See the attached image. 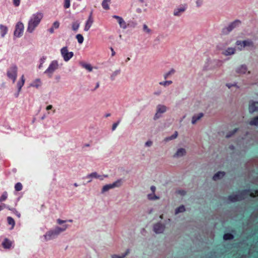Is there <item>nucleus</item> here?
<instances>
[{
  "mask_svg": "<svg viewBox=\"0 0 258 258\" xmlns=\"http://www.w3.org/2000/svg\"><path fill=\"white\" fill-rule=\"evenodd\" d=\"M43 17V14L41 12H37L32 14L28 22L27 31L29 33H33L40 23Z\"/></svg>",
  "mask_w": 258,
  "mask_h": 258,
  "instance_id": "obj_1",
  "label": "nucleus"
},
{
  "mask_svg": "<svg viewBox=\"0 0 258 258\" xmlns=\"http://www.w3.org/2000/svg\"><path fill=\"white\" fill-rule=\"evenodd\" d=\"M59 64L57 60H53L51 61L47 69L44 73L49 77H51L53 73L58 69Z\"/></svg>",
  "mask_w": 258,
  "mask_h": 258,
  "instance_id": "obj_2",
  "label": "nucleus"
},
{
  "mask_svg": "<svg viewBox=\"0 0 258 258\" xmlns=\"http://www.w3.org/2000/svg\"><path fill=\"white\" fill-rule=\"evenodd\" d=\"M122 183V180L121 179H119L112 183L106 184L102 187L101 189V193L104 194L111 189L118 187L121 185Z\"/></svg>",
  "mask_w": 258,
  "mask_h": 258,
  "instance_id": "obj_3",
  "label": "nucleus"
},
{
  "mask_svg": "<svg viewBox=\"0 0 258 258\" xmlns=\"http://www.w3.org/2000/svg\"><path fill=\"white\" fill-rule=\"evenodd\" d=\"M18 68L15 64L11 66L7 70V74L8 78L15 83L17 77Z\"/></svg>",
  "mask_w": 258,
  "mask_h": 258,
  "instance_id": "obj_4",
  "label": "nucleus"
},
{
  "mask_svg": "<svg viewBox=\"0 0 258 258\" xmlns=\"http://www.w3.org/2000/svg\"><path fill=\"white\" fill-rule=\"evenodd\" d=\"M236 45L238 46V49L239 50H242L245 47H253V42L249 39L245 40L243 41L237 40L236 42Z\"/></svg>",
  "mask_w": 258,
  "mask_h": 258,
  "instance_id": "obj_5",
  "label": "nucleus"
},
{
  "mask_svg": "<svg viewBox=\"0 0 258 258\" xmlns=\"http://www.w3.org/2000/svg\"><path fill=\"white\" fill-rule=\"evenodd\" d=\"M60 53L63 60L67 62L72 58L74 55L72 51H69L67 47H63L60 49Z\"/></svg>",
  "mask_w": 258,
  "mask_h": 258,
  "instance_id": "obj_6",
  "label": "nucleus"
},
{
  "mask_svg": "<svg viewBox=\"0 0 258 258\" xmlns=\"http://www.w3.org/2000/svg\"><path fill=\"white\" fill-rule=\"evenodd\" d=\"M187 6L186 4H182L173 10V14L175 17H180L186 10Z\"/></svg>",
  "mask_w": 258,
  "mask_h": 258,
  "instance_id": "obj_7",
  "label": "nucleus"
},
{
  "mask_svg": "<svg viewBox=\"0 0 258 258\" xmlns=\"http://www.w3.org/2000/svg\"><path fill=\"white\" fill-rule=\"evenodd\" d=\"M24 29V24L21 22H18L15 26V30L14 32V35L17 38L20 37L23 33Z\"/></svg>",
  "mask_w": 258,
  "mask_h": 258,
  "instance_id": "obj_8",
  "label": "nucleus"
},
{
  "mask_svg": "<svg viewBox=\"0 0 258 258\" xmlns=\"http://www.w3.org/2000/svg\"><path fill=\"white\" fill-rule=\"evenodd\" d=\"M167 110V107L162 104H159L157 106L156 112L154 115L153 119L157 120L161 117L162 114L165 113Z\"/></svg>",
  "mask_w": 258,
  "mask_h": 258,
  "instance_id": "obj_9",
  "label": "nucleus"
},
{
  "mask_svg": "<svg viewBox=\"0 0 258 258\" xmlns=\"http://www.w3.org/2000/svg\"><path fill=\"white\" fill-rule=\"evenodd\" d=\"M240 21L238 20L233 21L223 29V32L225 34L229 33L234 29L238 27L240 25Z\"/></svg>",
  "mask_w": 258,
  "mask_h": 258,
  "instance_id": "obj_10",
  "label": "nucleus"
},
{
  "mask_svg": "<svg viewBox=\"0 0 258 258\" xmlns=\"http://www.w3.org/2000/svg\"><path fill=\"white\" fill-rule=\"evenodd\" d=\"M108 175H100L96 172H92L90 174H88L86 176V178L89 179L88 182H91L93 178H98L100 180H103L105 178L108 177Z\"/></svg>",
  "mask_w": 258,
  "mask_h": 258,
  "instance_id": "obj_11",
  "label": "nucleus"
},
{
  "mask_svg": "<svg viewBox=\"0 0 258 258\" xmlns=\"http://www.w3.org/2000/svg\"><path fill=\"white\" fill-rule=\"evenodd\" d=\"M1 245L6 250H10L14 247V242L7 238H5L3 239Z\"/></svg>",
  "mask_w": 258,
  "mask_h": 258,
  "instance_id": "obj_12",
  "label": "nucleus"
},
{
  "mask_svg": "<svg viewBox=\"0 0 258 258\" xmlns=\"http://www.w3.org/2000/svg\"><path fill=\"white\" fill-rule=\"evenodd\" d=\"M58 235L54 229L47 232L43 236L45 241H48L56 238Z\"/></svg>",
  "mask_w": 258,
  "mask_h": 258,
  "instance_id": "obj_13",
  "label": "nucleus"
},
{
  "mask_svg": "<svg viewBox=\"0 0 258 258\" xmlns=\"http://www.w3.org/2000/svg\"><path fill=\"white\" fill-rule=\"evenodd\" d=\"M186 154V150L183 148H178L176 149L175 152L173 155V158L179 159L185 156Z\"/></svg>",
  "mask_w": 258,
  "mask_h": 258,
  "instance_id": "obj_14",
  "label": "nucleus"
},
{
  "mask_svg": "<svg viewBox=\"0 0 258 258\" xmlns=\"http://www.w3.org/2000/svg\"><path fill=\"white\" fill-rule=\"evenodd\" d=\"M165 228L164 224L158 222L153 226V230L156 234H160L164 232Z\"/></svg>",
  "mask_w": 258,
  "mask_h": 258,
  "instance_id": "obj_15",
  "label": "nucleus"
},
{
  "mask_svg": "<svg viewBox=\"0 0 258 258\" xmlns=\"http://www.w3.org/2000/svg\"><path fill=\"white\" fill-rule=\"evenodd\" d=\"M235 72L239 75H246L250 74V72L248 70L247 67L245 64H241L237 67L235 69Z\"/></svg>",
  "mask_w": 258,
  "mask_h": 258,
  "instance_id": "obj_16",
  "label": "nucleus"
},
{
  "mask_svg": "<svg viewBox=\"0 0 258 258\" xmlns=\"http://www.w3.org/2000/svg\"><path fill=\"white\" fill-rule=\"evenodd\" d=\"M93 18L92 17V13H91L88 17L87 20L85 23L84 27V31H88L92 25L93 23Z\"/></svg>",
  "mask_w": 258,
  "mask_h": 258,
  "instance_id": "obj_17",
  "label": "nucleus"
},
{
  "mask_svg": "<svg viewBox=\"0 0 258 258\" xmlns=\"http://www.w3.org/2000/svg\"><path fill=\"white\" fill-rule=\"evenodd\" d=\"M243 199H244V196L242 192L239 193L238 194H233L229 197V201L232 202L240 201Z\"/></svg>",
  "mask_w": 258,
  "mask_h": 258,
  "instance_id": "obj_18",
  "label": "nucleus"
},
{
  "mask_svg": "<svg viewBox=\"0 0 258 258\" xmlns=\"http://www.w3.org/2000/svg\"><path fill=\"white\" fill-rule=\"evenodd\" d=\"M249 110L250 113L258 111V101H251L249 104Z\"/></svg>",
  "mask_w": 258,
  "mask_h": 258,
  "instance_id": "obj_19",
  "label": "nucleus"
},
{
  "mask_svg": "<svg viewBox=\"0 0 258 258\" xmlns=\"http://www.w3.org/2000/svg\"><path fill=\"white\" fill-rule=\"evenodd\" d=\"M235 53V48L234 47H228L223 52V54L225 56L232 55Z\"/></svg>",
  "mask_w": 258,
  "mask_h": 258,
  "instance_id": "obj_20",
  "label": "nucleus"
},
{
  "mask_svg": "<svg viewBox=\"0 0 258 258\" xmlns=\"http://www.w3.org/2000/svg\"><path fill=\"white\" fill-rule=\"evenodd\" d=\"M68 225L64 224L61 227L56 226L54 229L56 231L57 234L58 235L60 233L65 231L68 228Z\"/></svg>",
  "mask_w": 258,
  "mask_h": 258,
  "instance_id": "obj_21",
  "label": "nucleus"
},
{
  "mask_svg": "<svg viewBox=\"0 0 258 258\" xmlns=\"http://www.w3.org/2000/svg\"><path fill=\"white\" fill-rule=\"evenodd\" d=\"M68 225L64 224L61 227L56 226L54 229L56 231L57 234L58 235L60 233L65 231L68 228Z\"/></svg>",
  "mask_w": 258,
  "mask_h": 258,
  "instance_id": "obj_22",
  "label": "nucleus"
},
{
  "mask_svg": "<svg viewBox=\"0 0 258 258\" xmlns=\"http://www.w3.org/2000/svg\"><path fill=\"white\" fill-rule=\"evenodd\" d=\"M0 32L2 37H4L8 32V28L6 26L0 24Z\"/></svg>",
  "mask_w": 258,
  "mask_h": 258,
  "instance_id": "obj_23",
  "label": "nucleus"
},
{
  "mask_svg": "<svg viewBox=\"0 0 258 258\" xmlns=\"http://www.w3.org/2000/svg\"><path fill=\"white\" fill-rule=\"evenodd\" d=\"M41 82L39 79H37L33 81L30 85L31 87H35L36 88H38L41 86Z\"/></svg>",
  "mask_w": 258,
  "mask_h": 258,
  "instance_id": "obj_24",
  "label": "nucleus"
},
{
  "mask_svg": "<svg viewBox=\"0 0 258 258\" xmlns=\"http://www.w3.org/2000/svg\"><path fill=\"white\" fill-rule=\"evenodd\" d=\"M203 116V113H200L198 114L194 115L192 117L191 123L192 124H195L197 121L200 120Z\"/></svg>",
  "mask_w": 258,
  "mask_h": 258,
  "instance_id": "obj_25",
  "label": "nucleus"
},
{
  "mask_svg": "<svg viewBox=\"0 0 258 258\" xmlns=\"http://www.w3.org/2000/svg\"><path fill=\"white\" fill-rule=\"evenodd\" d=\"M25 83V78L24 75H22L21 77V81L17 83V87L19 92L21 91V90L23 86Z\"/></svg>",
  "mask_w": 258,
  "mask_h": 258,
  "instance_id": "obj_26",
  "label": "nucleus"
},
{
  "mask_svg": "<svg viewBox=\"0 0 258 258\" xmlns=\"http://www.w3.org/2000/svg\"><path fill=\"white\" fill-rule=\"evenodd\" d=\"M225 175V172L219 171L216 173L213 177V179L214 180H217L222 177H223Z\"/></svg>",
  "mask_w": 258,
  "mask_h": 258,
  "instance_id": "obj_27",
  "label": "nucleus"
},
{
  "mask_svg": "<svg viewBox=\"0 0 258 258\" xmlns=\"http://www.w3.org/2000/svg\"><path fill=\"white\" fill-rule=\"evenodd\" d=\"M129 252V250L127 249L126 250V251L124 253H122L121 254H119V255H117V254H112L111 255V258H124L126 256V255H127L128 254Z\"/></svg>",
  "mask_w": 258,
  "mask_h": 258,
  "instance_id": "obj_28",
  "label": "nucleus"
},
{
  "mask_svg": "<svg viewBox=\"0 0 258 258\" xmlns=\"http://www.w3.org/2000/svg\"><path fill=\"white\" fill-rule=\"evenodd\" d=\"M111 0H103L102 3V6L105 10H109V4L110 3Z\"/></svg>",
  "mask_w": 258,
  "mask_h": 258,
  "instance_id": "obj_29",
  "label": "nucleus"
},
{
  "mask_svg": "<svg viewBox=\"0 0 258 258\" xmlns=\"http://www.w3.org/2000/svg\"><path fill=\"white\" fill-rule=\"evenodd\" d=\"M185 211V208L183 205H181L175 210V214L183 213Z\"/></svg>",
  "mask_w": 258,
  "mask_h": 258,
  "instance_id": "obj_30",
  "label": "nucleus"
},
{
  "mask_svg": "<svg viewBox=\"0 0 258 258\" xmlns=\"http://www.w3.org/2000/svg\"><path fill=\"white\" fill-rule=\"evenodd\" d=\"M174 73L175 70L173 69H171L169 71L164 74V78L165 79H167V78H169L170 76L174 74Z\"/></svg>",
  "mask_w": 258,
  "mask_h": 258,
  "instance_id": "obj_31",
  "label": "nucleus"
},
{
  "mask_svg": "<svg viewBox=\"0 0 258 258\" xmlns=\"http://www.w3.org/2000/svg\"><path fill=\"white\" fill-rule=\"evenodd\" d=\"M148 199L150 200H156L159 199V197L155 195L154 193L148 194L147 195Z\"/></svg>",
  "mask_w": 258,
  "mask_h": 258,
  "instance_id": "obj_32",
  "label": "nucleus"
},
{
  "mask_svg": "<svg viewBox=\"0 0 258 258\" xmlns=\"http://www.w3.org/2000/svg\"><path fill=\"white\" fill-rule=\"evenodd\" d=\"M7 221L9 224L12 225L11 229H13L15 225V222L13 218L11 217H8L7 218Z\"/></svg>",
  "mask_w": 258,
  "mask_h": 258,
  "instance_id": "obj_33",
  "label": "nucleus"
},
{
  "mask_svg": "<svg viewBox=\"0 0 258 258\" xmlns=\"http://www.w3.org/2000/svg\"><path fill=\"white\" fill-rule=\"evenodd\" d=\"M79 27H80V23L79 22H75L73 23L72 27V29L74 31H75V32L77 31Z\"/></svg>",
  "mask_w": 258,
  "mask_h": 258,
  "instance_id": "obj_34",
  "label": "nucleus"
},
{
  "mask_svg": "<svg viewBox=\"0 0 258 258\" xmlns=\"http://www.w3.org/2000/svg\"><path fill=\"white\" fill-rule=\"evenodd\" d=\"M82 66L89 72H91L92 71V67L89 63H82Z\"/></svg>",
  "mask_w": 258,
  "mask_h": 258,
  "instance_id": "obj_35",
  "label": "nucleus"
},
{
  "mask_svg": "<svg viewBox=\"0 0 258 258\" xmlns=\"http://www.w3.org/2000/svg\"><path fill=\"white\" fill-rule=\"evenodd\" d=\"M8 198V193L6 191L3 192L2 196L0 197V203L6 201Z\"/></svg>",
  "mask_w": 258,
  "mask_h": 258,
  "instance_id": "obj_36",
  "label": "nucleus"
},
{
  "mask_svg": "<svg viewBox=\"0 0 258 258\" xmlns=\"http://www.w3.org/2000/svg\"><path fill=\"white\" fill-rule=\"evenodd\" d=\"M23 185L21 183L17 182L15 185V190L19 191L22 189Z\"/></svg>",
  "mask_w": 258,
  "mask_h": 258,
  "instance_id": "obj_37",
  "label": "nucleus"
},
{
  "mask_svg": "<svg viewBox=\"0 0 258 258\" xmlns=\"http://www.w3.org/2000/svg\"><path fill=\"white\" fill-rule=\"evenodd\" d=\"M76 38L79 44H82L84 41V37L82 35L78 34L76 35Z\"/></svg>",
  "mask_w": 258,
  "mask_h": 258,
  "instance_id": "obj_38",
  "label": "nucleus"
},
{
  "mask_svg": "<svg viewBox=\"0 0 258 258\" xmlns=\"http://www.w3.org/2000/svg\"><path fill=\"white\" fill-rule=\"evenodd\" d=\"M120 73V70H117L115 71L114 72L112 73V74L110 76V79L111 80H114L115 79V77L118 75Z\"/></svg>",
  "mask_w": 258,
  "mask_h": 258,
  "instance_id": "obj_39",
  "label": "nucleus"
},
{
  "mask_svg": "<svg viewBox=\"0 0 258 258\" xmlns=\"http://www.w3.org/2000/svg\"><path fill=\"white\" fill-rule=\"evenodd\" d=\"M249 124L251 125H258V116H256L253 118L249 122Z\"/></svg>",
  "mask_w": 258,
  "mask_h": 258,
  "instance_id": "obj_40",
  "label": "nucleus"
},
{
  "mask_svg": "<svg viewBox=\"0 0 258 258\" xmlns=\"http://www.w3.org/2000/svg\"><path fill=\"white\" fill-rule=\"evenodd\" d=\"M118 24L120 27L123 29H125L127 28L126 23L123 19L121 20Z\"/></svg>",
  "mask_w": 258,
  "mask_h": 258,
  "instance_id": "obj_41",
  "label": "nucleus"
},
{
  "mask_svg": "<svg viewBox=\"0 0 258 258\" xmlns=\"http://www.w3.org/2000/svg\"><path fill=\"white\" fill-rule=\"evenodd\" d=\"M233 238V236L230 233H227L224 235L223 239L224 240L231 239Z\"/></svg>",
  "mask_w": 258,
  "mask_h": 258,
  "instance_id": "obj_42",
  "label": "nucleus"
},
{
  "mask_svg": "<svg viewBox=\"0 0 258 258\" xmlns=\"http://www.w3.org/2000/svg\"><path fill=\"white\" fill-rule=\"evenodd\" d=\"M172 83V82L171 81H164V82H160L159 84L160 85H162V86H167L170 85Z\"/></svg>",
  "mask_w": 258,
  "mask_h": 258,
  "instance_id": "obj_43",
  "label": "nucleus"
},
{
  "mask_svg": "<svg viewBox=\"0 0 258 258\" xmlns=\"http://www.w3.org/2000/svg\"><path fill=\"white\" fill-rule=\"evenodd\" d=\"M177 132H175L173 135H172L171 136L168 137L166 138V141H169V140H172L177 138Z\"/></svg>",
  "mask_w": 258,
  "mask_h": 258,
  "instance_id": "obj_44",
  "label": "nucleus"
},
{
  "mask_svg": "<svg viewBox=\"0 0 258 258\" xmlns=\"http://www.w3.org/2000/svg\"><path fill=\"white\" fill-rule=\"evenodd\" d=\"M143 30L147 34H150L151 32V29H149L146 24L143 25Z\"/></svg>",
  "mask_w": 258,
  "mask_h": 258,
  "instance_id": "obj_45",
  "label": "nucleus"
},
{
  "mask_svg": "<svg viewBox=\"0 0 258 258\" xmlns=\"http://www.w3.org/2000/svg\"><path fill=\"white\" fill-rule=\"evenodd\" d=\"M13 5L15 7H18L21 4V0H12Z\"/></svg>",
  "mask_w": 258,
  "mask_h": 258,
  "instance_id": "obj_46",
  "label": "nucleus"
},
{
  "mask_svg": "<svg viewBox=\"0 0 258 258\" xmlns=\"http://www.w3.org/2000/svg\"><path fill=\"white\" fill-rule=\"evenodd\" d=\"M196 4L197 7H201L203 5V0H196Z\"/></svg>",
  "mask_w": 258,
  "mask_h": 258,
  "instance_id": "obj_47",
  "label": "nucleus"
},
{
  "mask_svg": "<svg viewBox=\"0 0 258 258\" xmlns=\"http://www.w3.org/2000/svg\"><path fill=\"white\" fill-rule=\"evenodd\" d=\"M70 7V0H65L64 7L66 9H68Z\"/></svg>",
  "mask_w": 258,
  "mask_h": 258,
  "instance_id": "obj_48",
  "label": "nucleus"
},
{
  "mask_svg": "<svg viewBox=\"0 0 258 258\" xmlns=\"http://www.w3.org/2000/svg\"><path fill=\"white\" fill-rule=\"evenodd\" d=\"M226 86L229 88H231V87H234V86H235L237 88H238V87L237 86V84L236 83H234L233 84H231V83H228V84H226Z\"/></svg>",
  "mask_w": 258,
  "mask_h": 258,
  "instance_id": "obj_49",
  "label": "nucleus"
},
{
  "mask_svg": "<svg viewBox=\"0 0 258 258\" xmlns=\"http://www.w3.org/2000/svg\"><path fill=\"white\" fill-rule=\"evenodd\" d=\"M59 26V23L58 21H55L52 25V27L55 29H57Z\"/></svg>",
  "mask_w": 258,
  "mask_h": 258,
  "instance_id": "obj_50",
  "label": "nucleus"
},
{
  "mask_svg": "<svg viewBox=\"0 0 258 258\" xmlns=\"http://www.w3.org/2000/svg\"><path fill=\"white\" fill-rule=\"evenodd\" d=\"M9 209L10 210V209L9 208V207L8 206H7L6 204H1L0 205V211H1L2 210H4V209Z\"/></svg>",
  "mask_w": 258,
  "mask_h": 258,
  "instance_id": "obj_51",
  "label": "nucleus"
},
{
  "mask_svg": "<svg viewBox=\"0 0 258 258\" xmlns=\"http://www.w3.org/2000/svg\"><path fill=\"white\" fill-rule=\"evenodd\" d=\"M119 122H120V120H118L116 122L114 123L113 124L112 127V131H114L116 129V127L117 126V125H118Z\"/></svg>",
  "mask_w": 258,
  "mask_h": 258,
  "instance_id": "obj_52",
  "label": "nucleus"
},
{
  "mask_svg": "<svg viewBox=\"0 0 258 258\" xmlns=\"http://www.w3.org/2000/svg\"><path fill=\"white\" fill-rule=\"evenodd\" d=\"M113 18H115L117 20L118 23L120 22V21L123 19V18L120 16H117V15H113L112 16Z\"/></svg>",
  "mask_w": 258,
  "mask_h": 258,
  "instance_id": "obj_53",
  "label": "nucleus"
},
{
  "mask_svg": "<svg viewBox=\"0 0 258 258\" xmlns=\"http://www.w3.org/2000/svg\"><path fill=\"white\" fill-rule=\"evenodd\" d=\"M46 59V57L45 56H43L41 57L39 59V63L43 64L45 62Z\"/></svg>",
  "mask_w": 258,
  "mask_h": 258,
  "instance_id": "obj_54",
  "label": "nucleus"
},
{
  "mask_svg": "<svg viewBox=\"0 0 258 258\" xmlns=\"http://www.w3.org/2000/svg\"><path fill=\"white\" fill-rule=\"evenodd\" d=\"M177 194L181 195V196H184L186 194V192L185 190H178L177 191Z\"/></svg>",
  "mask_w": 258,
  "mask_h": 258,
  "instance_id": "obj_55",
  "label": "nucleus"
},
{
  "mask_svg": "<svg viewBox=\"0 0 258 258\" xmlns=\"http://www.w3.org/2000/svg\"><path fill=\"white\" fill-rule=\"evenodd\" d=\"M67 221L66 220H62L60 219H58L57 220V223L59 225H62L63 223H66Z\"/></svg>",
  "mask_w": 258,
  "mask_h": 258,
  "instance_id": "obj_56",
  "label": "nucleus"
},
{
  "mask_svg": "<svg viewBox=\"0 0 258 258\" xmlns=\"http://www.w3.org/2000/svg\"><path fill=\"white\" fill-rule=\"evenodd\" d=\"M145 146L146 147H150L152 145V142L151 141H148L145 143Z\"/></svg>",
  "mask_w": 258,
  "mask_h": 258,
  "instance_id": "obj_57",
  "label": "nucleus"
},
{
  "mask_svg": "<svg viewBox=\"0 0 258 258\" xmlns=\"http://www.w3.org/2000/svg\"><path fill=\"white\" fill-rule=\"evenodd\" d=\"M151 190L152 191V193H155L156 190V187L154 185L151 186Z\"/></svg>",
  "mask_w": 258,
  "mask_h": 258,
  "instance_id": "obj_58",
  "label": "nucleus"
},
{
  "mask_svg": "<svg viewBox=\"0 0 258 258\" xmlns=\"http://www.w3.org/2000/svg\"><path fill=\"white\" fill-rule=\"evenodd\" d=\"M48 31H49L50 33H51V34L53 33H54V28H53V27H51L50 28H49V29H48Z\"/></svg>",
  "mask_w": 258,
  "mask_h": 258,
  "instance_id": "obj_59",
  "label": "nucleus"
},
{
  "mask_svg": "<svg viewBox=\"0 0 258 258\" xmlns=\"http://www.w3.org/2000/svg\"><path fill=\"white\" fill-rule=\"evenodd\" d=\"M110 49L111 51V55L114 56L115 54V52L112 47L110 48Z\"/></svg>",
  "mask_w": 258,
  "mask_h": 258,
  "instance_id": "obj_60",
  "label": "nucleus"
},
{
  "mask_svg": "<svg viewBox=\"0 0 258 258\" xmlns=\"http://www.w3.org/2000/svg\"><path fill=\"white\" fill-rule=\"evenodd\" d=\"M52 105H48V106L46 107V109L47 110H49L51 109H52Z\"/></svg>",
  "mask_w": 258,
  "mask_h": 258,
  "instance_id": "obj_61",
  "label": "nucleus"
},
{
  "mask_svg": "<svg viewBox=\"0 0 258 258\" xmlns=\"http://www.w3.org/2000/svg\"><path fill=\"white\" fill-rule=\"evenodd\" d=\"M15 211L16 215L18 217L20 218L21 216L20 213L19 212H18V211H16L15 210Z\"/></svg>",
  "mask_w": 258,
  "mask_h": 258,
  "instance_id": "obj_62",
  "label": "nucleus"
},
{
  "mask_svg": "<svg viewBox=\"0 0 258 258\" xmlns=\"http://www.w3.org/2000/svg\"><path fill=\"white\" fill-rule=\"evenodd\" d=\"M43 64H41V63H39V64L38 67V69H41L42 68H43Z\"/></svg>",
  "mask_w": 258,
  "mask_h": 258,
  "instance_id": "obj_63",
  "label": "nucleus"
},
{
  "mask_svg": "<svg viewBox=\"0 0 258 258\" xmlns=\"http://www.w3.org/2000/svg\"><path fill=\"white\" fill-rule=\"evenodd\" d=\"M155 95H159L160 94V92H155L154 93Z\"/></svg>",
  "mask_w": 258,
  "mask_h": 258,
  "instance_id": "obj_64",
  "label": "nucleus"
}]
</instances>
